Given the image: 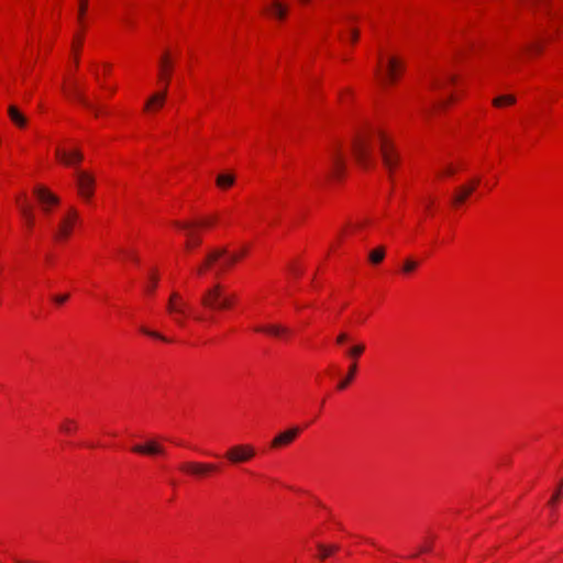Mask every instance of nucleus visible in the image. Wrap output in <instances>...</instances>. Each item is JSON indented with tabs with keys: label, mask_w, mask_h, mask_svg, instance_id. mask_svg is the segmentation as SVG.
Wrapping results in <instances>:
<instances>
[{
	"label": "nucleus",
	"mask_w": 563,
	"mask_h": 563,
	"mask_svg": "<svg viewBox=\"0 0 563 563\" xmlns=\"http://www.w3.org/2000/svg\"><path fill=\"white\" fill-rule=\"evenodd\" d=\"M238 261L239 255L229 253L225 247H218L207 253L206 260L203 264L197 268V273L202 275L206 269L211 268L214 263H218L214 273L217 276H219Z\"/></svg>",
	"instance_id": "obj_1"
},
{
	"label": "nucleus",
	"mask_w": 563,
	"mask_h": 563,
	"mask_svg": "<svg viewBox=\"0 0 563 563\" xmlns=\"http://www.w3.org/2000/svg\"><path fill=\"white\" fill-rule=\"evenodd\" d=\"M201 302L207 308L213 310H223L230 308V297L223 291V288L220 284H216L206 290L201 298Z\"/></svg>",
	"instance_id": "obj_2"
},
{
	"label": "nucleus",
	"mask_w": 563,
	"mask_h": 563,
	"mask_svg": "<svg viewBox=\"0 0 563 563\" xmlns=\"http://www.w3.org/2000/svg\"><path fill=\"white\" fill-rule=\"evenodd\" d=\"M373 144L374 137L367 134H360L354 137L352 153L360 165L365 167L368 164Z\"/></svg>",
	"instance_id": "obj_3"
},
{
	"label": "nucleus",
	"mask_w": 563,
	"mask_h": 563,
	"mask_svg": "<svg viewBox=\"0 0 563 563\" xmlns=\"http://www.w3.org/2000/svg\"><path fill=\"white\" fill-rule=\"evenodd\" d=\"M167 312L173 316L174 321L179 325H185V318L188 314V303L181 298V296L174 291L172 292L167 306Z\"/></svg>",
	"instance_id": "obj_4"
},
{
	"label": "nucleus",
	"mask_w": 563,
	"mask_h": 563,
	"mask_svg": "<svg viewBox=\"0 0 563 563\" xmlns=\"http://www.w3.org/2000/svg\"><path fill=\"white\" fill-rule=\"evenodd\" d=\"M79 219L78 211L70 207L60 218L57 225L55 238L57 240H66L70 236L74 225Z\"/></svg>",
	"instance_id": "obj_5"
},
{
	"label": "nucleus",
	"mask_w": 563,
	"mask_h": 563,
	"mask_svg": "<svg viewBox=\"0 0 563 563\" xmlns=\"http://www.w3.org/2000/svg\"><path fill=\"white\" fill-rule=\"evenodd\" d=\"M364 351L365 345L363 343H356L346 351L347 356L352 358V363L349 365V372L346 377L338 384V388L340 390L345 389L349 386V384L353 380L354 375L357 371L356 360L364 353Z\"/></svg>",
	"instance_id": "obj_6"
},
{
	"label": "nucleus",
	"mask_w": 563,
	"mask_h": 563,
	"mask_svg": "<svg viewBox=\"0 0 563 563\" xmlns=\"http://www.w3.org/2000/svg\"><path fill=\"white\" fill-rule=\"evenodd\" d=\"M255 456V449L250 444H240L230 448L225 457L232 464L245 463Z\"/></svg>",
	"instance_id": "obj_7"
},
{
	"label": "nucleus",
	"mask_w": 563,
	"mask_h": 563,
	"mask_svg": "<svg viewBox=\"0 0 563 563\" xmlns=\"http://www.w3.org/2000/svg\"><path fill=\"white\" fill-rule=\"evenodd\" d=\"M375 139L379 144L384 165L386 166L387 169L391 170L397 165L398 162V156L394 152L393 145L389 143L388 139L380 132L377 133Z\"/></svg>",
	"instance_id": "obj_8"
},
{
	"label": "nucleus",
	"mask_w": 563,
	"mask_h": 563,
	"mask_svg": "<svg viewBox=\"0 0 563 563\" xmlns=\"http://www.w3.org/2000/svg\"><path fill=\"white\" fill-rule=\"evenodd\" d=\"M217 465L212 463L186 462L179 465V470L195 477L206 476L208 473L216 471Z\"/></svg>",
	"instance_id": "obj_9"
},
{
	"label": "nucleus",
	"mask_w": 563,
	"mask_h": 563,
	"mask_svg": "<svg viewBox=\"0 0 563 563\" xmlns=\"http://www.w3.org/2000/svg\"><path fill=\"white\" fill-rule=\"evenodd\" d=\"M36 196L43 211L48 213L53 206L59 203V198L43 186H36L33 190Z\"/></svg>",
	"instance_id": "obj_10"
},
{
	"label": "nucleus",
	"mask_w": 563,
	"mask_h": 563,
	"mask_svg": "<svg viewBox=\"0 0 563 563\" xmlns=\"http://www.w3.org/2000/svg\"><path fill=\"white\" fill-rule=\"evenodd\" d=\"M76 176L79 195L85 199H89L93 194V176L84 170H78Z\"/></svg>",
	"instance_id": "obj_11"
},
{
	"label": "nucleus",
	"mask_w": 563,
	"mask_h": 563,
	"mask_svg": "<svg viewBox=\"0 0 563 563\" xmlns=\"http://www.w3.org/2000/svg\"><path fill=\"white\" fill-rule=\"evenodd\" d=\"M177 228L184 230L187 238L186 249L190 250L201 243V239L197 232L198 224L194 222H175Z\"/></svg>",
	"instance_id": "obj_12"
},
{
	"label": "nucleus",
	"mask_w": 563,
	"mask_h": 563,
	"mask_svg": "<svg viewBox=\"0 0 563 563\" xmlns=\"http://www.w3.org/2000/svg\"><path fill=\"white\" fill-rule=\"evenodd\" d=\"M300 433L299 427H292L290 429H287L283 432H279L273 440H272V448L279 449L289 445Z\"/></svg>",
	"instance_id": "obj_13"
},
{
	"label": "nucleus",
	"mask_w": 563,
	"mask_h": 563,
	"mask_svg": "<svg viewBox=\"0 0 563 563\" xmlns=\"http://www.w3.org/2000/svg\"><path fill=\"white\" fill-rule=\"evenodd\" d=\"M479 179H473L470 184L461 186L452 198L453 206H460L475 191Z\"/></svg>",
	"instance_id": "obj_14"
},
{
	"label": "nucleus",
	"mask_w": 563,
	"mask_h": 563,
	"mask_svg": "<svg viewBox=\"0 0 563 563\" xmlns=\"http://www.w3.org/2000/svg\"><path fill=\"white\" fill-rule=\"evenodd\" d=\"M401 63L395 58H389L386 67V74L382 77V85L386 86L389 84H394L397 80L398 73L401 70Z\"/></svg>",
	"instance_id": "obj_15"
},
{
	"label": "nucleus",
	"mask_w": 563,
	"mask_h": 563,
	"mask_svg": "<svg viewBox=\"0 0 563 563\" xmlns=\"http://www.w3.org/2000/svg\"><path fill=\"white\" fill-rule=\"evenodd\" d=\"M56 157L65 165L67 166H76L79 164L84 155L79 150H74L71 152H66L60 148L56 150Z\"/></svg>",
	"instance_id": "obj_16"
},
{
	"label": "nucleus",
	"mask_w": 563,
	"mask_h": 563,
	"mask_svg": "<svg viewBox=\"0 0 563 563\" xmlns=\"http://www.w3.org/2000/svg\"><path fill=\"white\" fill-rule=\"evenodd\" d=\"M132 451L134 453L146 455H157L165 452L164 448L156 440H150L144 444H136L132 448Z\"/></svg>",
	"instance_id": "obj_17"
},
{
	"label": "nucleus",
	"mask_w": 563,
	"mask_h": 563,
	"mask_svg": "<svg viewBox=\"0 0 563 563\" xmlns=\"http://www.w3.org/2000/svg\"><path fill=\"white\" fill-rule=\"evenodd\" d=\"M172 69L173 60L169 53L165 52L159 58V78L165 82V87L168 85Z\"/></svg>",
	"instance_id": "obj_18"
},
{
	"label": "nucleus",
	"mask_w": 563,
	"mask_h": 563,
	"mask_svg": "<svg viewBox=\"0 0 563 563\" xmlns=\"http://www.w3.org/2000/svg\"><path fill=\"white\" fill-rule=\"evenodd\" d=\"M67 95H69L70 97H73L74 99H76L77 101H79L82 106H85L86 108L88 109H91L96 112V114H98V109L97 107H95L86 97L85 95L80 91L78 85L76 82H71V85L69 86L68 90H67Z\"/></svg>",
	"instance_id": "obj_19"
},
{
	"label": "nucleus",
	"mask_w": 563,
	"mask_h": 563,
	"mask_svg": "<svg viewBox=\"0 0 563 563\" xmlns=\"http://www.w3.org/2000/svg\"><path fill=\"white\" fill-rule=\"evenodd\" d=\"M257 332H264L273 336H284L289 333V329L280 324H271L255 328Z\"/></svg>",
	"instance_id": "obj_20"
},
{
	"label": "nucleus",
	"mask_w": 563,
	"mask_h": 563,
	"mask_svg": "<svg viewBox=\"0 0 563 563\" xmlns=\"http://www.w3.org/2000/svg\"><path fill=\"white\" fill-rule=\"evenodd\" d=\"M269 5L265 9L268 11L273 16L277 19H284L287 14V7L282 3V0H269Z\"/></svg>",
	"instance_id": "obj_21"
},
{
	"label": "nucleus",
	"mask_w": 563,
	"mask_h": 563,
	"mask_svg": "<svg viewBox=\"0 0 563 563\" xmlns=\"http://www.w3.org/2000/svg\"><path fill=\"white\" fill-rule=\"evenodd\" d=\"M167 90L166 87L161 92L154 93L145 103L144 110L148 111L152 108L163 107L166 99Z\"/></svg>",
	"instance_id": "obj_22"
},
{
	"label": "nucleus",
	"mask_w": 563,
	"mask_h": 563,
	"mask_svg": "<svg viewBox=\"0 0 563 563\" xmlns=\"http://www.w3.org/2000/svg\"><path fill=\"white\" fill-rule=\"evenodd\" d=\"M344 167V157L339 150L334 151L331 155V174L335 177L340 176Z\"/></svg>",
	"instance_id": "obj_23"
},
{
	"label": "nucleus",
	"mask_w": 563,
	"mask_h": 563,
	"mask_svg": "<svg viewBox=\"0 0 563 563\" xmlns=\"http://www.w3.org/2000/svg\"><path fill=\"white\" fill-rule=\"evenodd\" d=\"M8 114L16 126L24 128L26 125V118L18 110L16 107L10 106L8 109Z\"/></svg>",
	"instance_id": "obj_24"
},
{
	"label": "nucleus",
	"mask_w": 563,
	"mask_h": 563,
	"mask_svg": "<svg viewBox=\"0 0 563 563\" xmlns=\"http://www.w3.org/2000/svg\"><path fill=\"white\" fill-rule=\"evenodd\" d=\"M317 548L319 550V558L321 560H324L327 559L328 556H330L332 553L336 552L339 550V545L336 544H331V545H324L322 543H318L317 544Z\"/></svg>",
	"instance_id": "obj_25"
},
{
	"label": "nucleus",
	"mask_w": 563,
	"mask_h": 563,
	"mask_svg": "<svg viewBox=\"0 0 563 563\" xmlns=\"http://www.w3.org/2000/svg\"><path fill=\"white\" fill-rule=\"evenodd\" d=\"M233 184H234L233 175L220 174L217 177V185L222 189H227V188L231 187Z\"/></svg>",
	"instance_id": "obj_26"
},
{
	"label": "nucleus",
	"mask_w": 563,
	"mask_h": 563,
	"mask_svg": "<svg viewBox=\"0 0 563 563\" xmlns=\"http://www.w3.org/2000/svg\"><path fill=\"white\" fill-rule=\"evenodd\" d=\"M385 257V249L383 246H379L372 251L368 255V258L371 263L373 264H379Z\"/></svg>",
	"instance_id": "obj_27"
},
{
	"label": "nucleus",
	"mask_w": 563,
	"mask_h": 563,
	"mask_svg": "<svg viewBox=\"0 0 563 563\" xmlns=\"http://www.w3.org/2000/svg\"><path fill=\"white\" fill-rule=\"evenodd\" d=\"M516 102V98L514 96H500L493 100V104L495 107H503L506 104H514Z\"/></svg>",
	"instance_id": "obj_28"
},
{
	"label": "nucleus",
	"mask_w": 563,
	"mask_h": 563,
	"mask_svg": "<svg viewBox=\"0 0 563 563\" xmlns=\"http://www.w3.org/2000/svg\"><path fill=\"white\" fill-rule=\"evenodd\" d=\"M562 493H563V479L561 481L559 487L556 488V490L554 492V494L552 495V497L550 498L548 505L554 509L558 501L560 500L561 496H562Z\"/></svg>",
	"instance_id": "obj_29"
},
{
	"label": "nucleus",
	"mask_w": 563,
	"mask_h": 563,
	"mask_svg": "<svg viewBox=\"0 0 563 563\" xmlns=\"http://www.w3.org/2000/svg\"><path fill=\"white\" fill-rule=\"evenodd\" d=\"M141 331L146 334V335H150L154 339H158V340H162L164 342H168V339L164 335H162L161 333L156 332V331H152V330H148L147 328L145 327H142L141 328Z\"/></svg>",
	"instance_id": "obj_30"
},
{
	"label": "nucleus",
	"mask_w": 563,
	"mask_h": 563,
	"mask_svg": "<svg viewBox=\"0 0 563 563\" xmlns=\"http://www.w3.org/2000/svg\"><path fill=\"white\" fill-rule=\"evenodd\" d=\"M76 427V423L74 420H70V419H66L64 421V423L60 426V429L62 431H64L65 433H71L73 430L75 429Z\"/></svg>",
	"instance_id": "obj_31"
},
{
	"label": "nucleus",
	"mask_w": 563,
	"mask_h": 563,
	"mask_svg": "<svg viewBox=\"0 0 563 563\" xmlns=\"http://www.w3.org/2000/svg\"><path fill=\"white\" fill-rule=\"evenodd\" d=\"M417 263L415 261H411V260H407L404 264V272L406 273H410L412 272L413 269H416L417 267Z\"/></svg>",
	"instance_id": "obj_32"
},
{
	"label": "nucleus",
	"mask_w": 563,
	"mask_h": 563,
	"mask_svg": "<svg viewBox=\"0 0 563 563\" xmlns=\"http://www.w3.org/2000/svg\"><path fill=\"white\" fill-rule=\"evenodd\" d=\"M19 208H20L22 216L31 217V208L26 202H19Z\"/></svg>",
	"instance_id": "obj_33"
},
{
	"label": "nucleus",
	"mask_w": 563,
	"mask_h": 563,
	"mask_svg": "<svg viewBox=\"0 0 563 563\" xmlns=\"http://www.w3.org/2000/svg\"><path fill=\"white\" fill-rule=\"evenodd\" d=\"M68 295H57V296H54L53 297V300L57 303V305H63L64 302L67 301L68 299Z\"/></svg>",
	"instance_id": "obj_34"
},
{
	"label": "nucleus",
	"mask_w": 563,
	"mask_h": 563,
	"mask_svg": "<svg viewBox=\"0 0 563 563\" xmlns=\"http://www.w3.org/2000/svg\"><path fill=\"white\" fill-rule=\"evenodd\" d=\"M87 9V0H80L78 18L81 19Z\"/></svg>",
	"instance_id": "obj_35"
},
{
	"label": "nucleus",
	"mask_w": 563,
	"mask_h": 563,
	"mask_svg": "<svg viewBox=\"0 0 563 563\" xmlns=\"http://www.w3.org/2000/svg\"><path fill=\"white\" fill-rule=\"evenodd\" d=\"M346 341H349V335H347V333H345V332H341V333L336 336V343H338V344H343V343H345Z\"/></svg>",
	"instance_id": "obj_36"
},
{
	"label": "nucleus",
	"mask_w": 563,
	"mask_h": 563,
	"mask_svg": "<svg viewBox=\"0 0 563 563\" xmlns=\"http://www.w3.org/2000/svg\"><path fill=\"white\" fill-rule=\"evenodd\" d=\"M442 85H443L442 80H441V79H439V78H435V77H434V78H432V80H431V82H430V86H431V88H433V89H438V88L442 87Z\"/></svg>",
	"instance_id": "obj_37"
},
{
	"label": "nucleus",
	"mask_w": 563,
	"mask_h": 563,
	"mask_svg": "<svg viewBox=\"0 0 563 563\" xmlns=\"http://www.w3.org/2000/svg\"><path fill=\"white\" fill-rule=\"evenodd\" d=\"M369 221L367 219H364V220H360V221H356L354 224H353V228L355 230H358V229H362L364 225H366Z\"/></svg>",
	"instance_id": "obj_38"
},
{
	"label": "nucleus",
	"mask_w": 563,
	"mask_h": 563,
	"mask_svg": "<svg viewBox=\"0 0 563 563\" xmlns=\"http://www.w3.org/2000/svg\"><path fill=\"white\" fill-rule=\"evenodd\" d=\"M350 34H351V41H352V42H356V41H357V38H358V30H356V29H352V30L350 31Z\"/></svg>",
	"instance_id": "obj_39"
},
{
	"label": "nucleus",
	"mask_w": 563,
	"mask_h": 563,
	"mask_svg": "<svg viewBox=\"0 0 563 563\" xmlns=\"http://www.w3.org/2000/svg\"><path fill=\"white\" fill-rule=\"evenodd\" d=\"M526 5H534L541 3L543 0H520Z\"/></svg>",
	"instance_id": "obj_40"
},
{
	"label": "nucleus",
	"mask_w": 563,
	"mask_h": 563,
	"mask_svg": "<svg viewBox=\"0 0 563 563\" xmlns=\"http://www.w3.org/2000/svg\"><path fill=\"white\" fill-rule=\"evenodd\" d=\"M454 173H455V169L450 165L444 168L445 175H453Z\"/></svg>",
	"instance_id": "obj_41"
},
{
	"label": "nucleus",
	"mask_w": 563,
	"mask_h": 563,
	"mask_svg": "<svg viewBox=\"0 0 563 563\" xmlns=\"http://www.w3.org/2000/svg\"><path fill=\"white\" fill-rule=\"evenodd\" d=\"M26 220V223L29 224V227H32L33 224V220H34V217H33V213L31 212V217L30 216H23Z\"/></svg>",
	"instance_id": "obj_42"
},
{
	"label": "nucleus",
	"mask_w": 563,
	"mask_h": 563,
	"mask_svg": "<svg viewBox=\"0 0 563 563\" xmlns=\"http://www.w3.org/2000/svg\"><path fill=\"white\" fill-rule=\"evenodd\" d=\"M152 280H153V284H152V285H150V290H153V289L155 288L156 283H157V277H156V276H153V277H152Z\"/></svg>",
	"instance_id": "obj_43"
},
{
	"label": "nucleus",
	"mask_w": 563,
	"mask_h": 563,
	"mask_svg": "<svg viewBox=\"0 0 563 563\" xmlns=\"http://www.w3.org/2000/svg\"><path fill=\"white\" fill-rule=\"evenodd\" d=\"M198 224V227H203V225H209V223H211V220H208V221H201V222H196Z\"/></svg>",
	"instance_id": "obj_44"
},
{
	"label": "nucleus",
	"mask_w": 563,
	"mask_h": 563,
	"mask_svg": "<svg viewBox=\"0 0 563 563\" xmlns=\"http://www.w3.org/2000/svg\"><path fill=\"white\" fill-rule=\"evenodd\" d=\"M529 49L539 52L540 51V46H539V44H533Z\"/></svg>",
	"instance_id": "obj_45"
},
{
	"label": "nucleus",
	"mask_w": 563,
	"mask_h": 563,
	"mask_svg": "<svg viewBox=\"0 0 563 563\" xmlns=\"http://www.w3.org/2000/svg\"><path fill=\"white\" fill-rule=\"evenodd\" d=\"M430 551V547L429 545H424L420 549V552H428Z\"/></svg>",
	"instance_id": "obj_46"
},
{
	"label": "nucleus",
	"mask_w": 563,
	"mask_h": 563,
	"mask_svg": "<svg viewBox=\"0 0 563 563\" xmlns=\"http://www.w3.org/2000/svg\"><path fill=\"white\" fill-rule=\"evenodd\" d=\"M375 75H376V76H380V68H379V66L376 68V70H375Z\"/></svg>",
	"instance_id": "obj_47"
},
{
	"label": "nucleus",
	"mask_w": 563,
	"mask_h": 563,
	"mask_svg": "<svg viewBox=\"0 0 563 563\" xmlns=\"http://www.w3.org/2000/svg\"><path fill=\"white\" fill-rule=\"evenodd\" d=\"M229 297H230V307H231V306H232V302H233V299H234V296H230V295H229Z\"/></svg>",
	"instance_id": "obj_48"
},
{
	"label": "nucleus",
	"mask_w": 563,
	"mask_h": 563,
	"mask_svg": "<svg viewBox=\"0 0 563 563\" xmlns=\"http://www.w3.org/2000/svg\"><path fill=\"white\" fill-rule=\"evenodd\" d=\"M449 80H450V81H454V80H455V78H454L453 76H449Z\"/></svg>",
	"instance_id": "obj_49"
},
{
	"label": "nucleus",
	"mask_w": 563,
	"mask_h": 563,
	"mask_svg": "<svg viewBox=\"0 0 563 563\" xmlns=\"http://www.w3.org/2000/svg\"><path fill=\"white\" fill-rule=\"evenodd\" d=\"M16 563H27V562L16 560Z\"/></svg>",
	"instance_id": "obj_50"
},
{
	"label": "nucleus",
	"mask_w": 563,
	"mask_h": 563,
	"mask_svg": "<svg viewBox=\"0 0 563 563\" xmlns=\"http://www.w3.org/2000/svg\"><path fill=\"white\" fill-rule=\"evenodd\" d=\"M243 254H244V253H242V252H239V254H238V255H239V258H240V257H241V256H242Z\"/></svg>",
	"instance_id": "obj_51"
},
{
	"label": "nucleus",
	"mask_w": 563,
	"mask_h": 563,
	"mask_svg": "<svg viewBox=\"0 0 563 563\" xmlns=\"http://www.w3.org/2000/svg\"><path fill=\"white\" fill-rule=\"evenodd\" d=\"M302 3H306L308 0H300Z\"/></svg>",
	"instance_id": "obj_52"
}]
</instances>
